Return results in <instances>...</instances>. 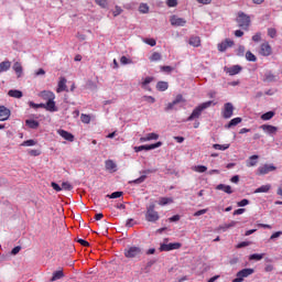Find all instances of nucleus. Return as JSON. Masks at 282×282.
Segmentation results:
<instances>
[{
	"label": "nucleus",
	"mask_w": 282,
	"mask_h": 282,
	"mask_svg": "<svg viewBox=\"0 0 282 282\" xmlns=\"http://www.w3.org/2000/svg\"><path fill=\"white\" fill-rule=\"evenodd\" d=\"M80 120L84 124H89L91 122V116L82 113Z\"/></svg>",
	"instance_id": "nucleus-39"
},
{
	"label": "nucleus",
	"mask_w": 282,
	"mask_h": 282,
	"mask_svg": "<svg viewBox=\"0 0 282 282\" xmlns=\"http://www.w3.org/2000/svg\"><path fill=\"white\" fill-rule=\"evenodd\" d=\"M217 191H223L224 193H227V195H232L234 191L230 185L219 184L216 187Z\"/></svg>",
	"instance_id": "nucleus-23"
},
{
	"label": "nucleus",
	"mask_w": 282,
	"mask_h": 282,
	"mask_svg": "<svg viewBox=\"0 0 282 282\" xmlns=\"http://www.w3.org/2000/svg\"><path fill=\"white\" fill-rule=\"evenodd\" d=\"M268 36H270V39H276V29L274 28L268 29Z\"/></svg>",
	"instance_id": "nucleus-44"
},
{
	"label": "nucleus",
	"mask_w": 282,
	"mask_h": 282,
	"mask_svg": "<svg viewBox=\"0 0 282 282\" xmlns=\"http://www.w3.org/2000/svg\"><path fill=\"white\" fill-rule=\"evenodd\" d=\"M234 112H235V106H232L231 102H227L224 105L223 118L228 120V118H232Z\"/></svg>",
	"instance_id": "nucleus-9"
},
{
	"label": "nucleus",
	"mask_w": 282,
	"mask_h": 282,
	"mask_svg": "<svg viewBox=\"0 0 282 282\" xmlns=\"http://www.w3.org/2000/svg\"><path fill=\"white\" fill-rule=\"evenodd\" d=\"M58 135L63 138L64 140H67V142H74L75 137L72 134V132H67L66 130L59 129L57 130Z\"/></svg>",
	"instance_id": "nucleus-14"
},
{
	"label": "nucleus",
	"mask_w": 282,
	"mask_h": 282,
	"mask_svg": "<svg viewBox=\"0 0 282 282\" xmlns=\"http://www.w3.org/2000/svg\"><path fill=\"white\" fill-rule=\"evenodd\" d=\"M250 261H261L263 259V254L253 253L249 257Z\"/></svg>",
	"instance_id": "nucleus-42"
},
{
	"label": "nucleus",
	"mask_w": 282,
	"mask_h": 282,
	"mask_svg": "<svg viewBox=\"0 0 282 282\" xmlns=\"http://www.w3.org/2000/svg\"><path fill=\"white\" fill-rule=\"evenodd\" d=\"M160 147H162V141H159L154 144H150V145H141V147H135L134 151L135 153H140V151H152L153 149H160Z\"/></svg>",
	"instance_id": "nucleus-11"
},
{
	"label": "nucleus",
	"mask_w": 282,
	"mask_h": 282,
	"mask_svg": "<svg viewBox=\"0 0 282 282\" xmlns=\"http://www.w3.org/2000/svg\"><path fill=\"white\" fill-rule=\"evenodd\" d=\"M208 213V209H200L194 214V217H199L202 215H206Z\"/></svg>",
	"instance_id": "nucleus-59"
},
{
	"label": "nucleus",
	"mask_w": 282,
	"mask_h": 282,
	"mask_svg": "<svg viewBox=\"0 0 282 282\" xmlns=\"http://www.w3.org/2000/svg\"><path fill=\"white\" fill-rule=\"evenodd\" d=\"M241 66L239 65H234L229 68H226L225 72H227V74H229V76H237V74H239L241 72Z\"/></svg>",
	"instance_id": "nucleus-19"
},
{
	"label": "nucleus",
	"mask_w": 282,
	"mask_h": 282,
	"mask_svg": "<svg viewBox=\"0 0 282 282\" xmlns=\"http://www.w3.org/2000/svg\"><path fill=\"white\" fill-rule=\"evenodd\" d=\"M272 171H276V166L264 164L258 167L257 175H268V173H272Z\"/></svg>",
	"instance_id": "nucleus-10"
},
{
	"label": "nucleus",
	"mask_w": 282,
	"mask_h": 282,
	"mask_svg": "<svg viewBox=\"0 0 282 282\" xmlns=\"http://www.w3.org/2000/svg\"><path fill=\"white\" fill-rule=\"evenodd\" d=\"M252 41L254 43H259V41H261V33H256L253 36H252Z\"/></svg>",
	"instance_id": "nucleus-60"
},
{
	"label": "nucleus",
	"mask_w": 282,
	"mask_h": 282,
	"mask_svg": "<svg viewBox=\"0 0 282 282\" xmlns=\"http://www.w3.org/2000/svg\"><path fill=\"white\" fill-rule=\"evenodd\" d=\"M160 134L155 132L148 133L145 137L140 138V142H149L151 140H158Z\"/></svg>",
	"instance_id": "nucleus-22"
},
{
	"label": "nucleus",
	"mask_w": 282,
	"mask_h": 282,
	"mask_svg": "<svg viewBox=\"0 0 282 282\" xmlns=\"http://www.w3.org/2000/svg\"><path fill=\"white\" fill-rule=\"evenodd\" d=\"M113 17H119V14H122V8L115 7V10L112 11Z\"/></svg>",
	"instance_id": "nucleus-51"
},
{
	"label": "nucleus",
	"mask_w": 282,
	"mask_h": 282,
	"mask_svg": "<svg viewBox=\"0 0 282 282\" xmlns=\"http://www.w3.org/2000/svg\"><path fill=\"white\" fill-rule=\"evenodd\" d=\"M39 97L42 98V100H46L50 101V100H54L56 98V95H54L52 91L50 90H43L39 94Z\"/></svg>",
	"instance_id": "nucleus-15"
},
{
	"label": "nucleus",
	"mask_w": 282,
	"mask_h": 282,
	"mask_svg": "<svg viewBox=\"0 0 282 282\" xmlns=\"http://www.w3.org/2000/svg\"><path fill=\"white\" fill-rule=\"evenodd\" d=\"M246 58L251 63H257V55L250 51L246 53Z\"/></svg>",
	"instance_id": "nucleus-37"
},
{
	"label": "nucleus",
	"mask_w": 282,
	"mask_h": 282,
	"mask_svg": "<svg viewBox=\"0 0 282 282\" xmlns=\"http://www.w3.org/2000/svg\"><path fill=\"white\" fill-rule=\"evenodd\" d=\"M145 219H147V221H158V219H160V215L158 214V212H155L154 204L150 205L147 208Z\"/></svg>",
	"instance_id": "nucleus-4"
},
{
	"label": "nucleus",
	"mask_w": 282,
	"mask_h": 282,
	"mask_svg": "<svg viewBox=\"0 0 282 282\" xmlns=\"http://www.w3.org/2000/svg\"><path fill=\"white\" fill-rule=\"evenodd\" d=\"M64 276H65V274L63 273V270L55 271L53 273L51 281H58V279H63Z\"/></svg>",
	"instance_id": "nucleus-35"
},
{
	"label": "nucleus",
	"mask_w": 282,
	"mask_h": 282,
	"mask_svg": "<svg viewBox=\"0 0 282 282\" xmlns=\"http://www.w3.org/2000/svg\"><path fill=\"white\" fill-rule=\"evenodd\" d=\"M249 204H250V200H248L246 198L238 202V206H240V207L248 206Z\"/></svg>",
	"instance_id": "nucleus-62"
},
{
	"label": "nucleus",
	"mask_w": 282,
	"mask_h": 282,
	"mask_svg": "<svg viewBox=\"0 0 282 282\" xmlns=\"http://www.w3.org/2000/svg\"><path fill=\"white\" fill-rule=\"evenodd\" d=\"M73 186L69 182L62 183V191H72Z\"/></svg>",
	"instance_id": "nucleus-48"
},
{
	"label": "nucleus",
	"mask_w": 282,
	"mask_h": 282,
	"mask_svg": "<svg viewBox=\"0 0 282 282\" xmlns=\"http://www.w3.org/2000/svg\"><path fill=\"white\" fill-rule=\"evenodd\" d=\"M259 155L254 154L251 155L247 162V166L250 169L252 166H257V164H259Z\"/></svg>",
	"instance_id": "nucleus-24"
},
{
	"label": "nucleus",
	"mask_w": 282,
	"mask_h": 282,
	"mask_svg": "<svg viewBox=\"0 0 282 282\" xmlns=\"http://www.w3.org/2000/svg\"><path fill=\"white\" fill-rule=\"evenodd\" d=\"M281 235H282V231H275L274 234L271 235L270 241H274V239H279Z\"/></svg>",
	"instance_id": "nucleus-54"
},
{
	"label": "nucleus",
	"mask_w": 282,
	"mask_h": 282,
	"mask_svg": "<svg viewBox=\"0 0 282 282\" xmlns=\"http://www.w3.org/2000/svg\"><path fill=\"white\" fill-rule=\"evenodd\" d=\"M29 107H32V109H39L45 107V104H34V101H30Z\"/></svg>",
	"instance_id": "nucleus-47"
},
{
	"label": "nucleus",
	"mask_w": 282,
	"mask_h": 282,
	"mask_svg": "<svg viewBox=\"0 0 282 282\" xmlns=\"http://www.w3.org/2000/svg\"><path fill=\"white\" fill-rule=\"evenodd\" d=\"M95 2L97 3V6H99L100 8H107L108 0H95Z\"/></svg>",
	"instance_id": "nucleus-49"
},
{
	"label": "nucleus",
	"mask_w": 282,
	"mask_h": 282,
	"mask_svg": "<svg viewBox=\"0 0 282 282\" xmlns=\"http://www.w3.org/2000/svg\"><path fill=\"white\" fill-rule=\"evenodd\" d=\"M272 188V185L267 184L258 187L254 193H269V191Z\"/></svg>",
	"instance_id": "nucleus-33"
},
{
	"label": "nucleus",
	"mask_w": 282,
	"mask_h": 282,
	"mask_svg": "<svg viewBox=\"0 0 282 282\" xmlns=\"http://www.w3.org/2000/svg\"><path fill=\"white\" fill-rule=\"evenodd\" d=\"M144 43H147L148 45H151V47H155L156 45L155 39H145Z\"/></svg>",
	"instance_id": "nucleus-52"
},
{
	"label": "nucleus",
	"mask_w": 282,
	"mask_h": 282,
	"mask_svg": "<svg viewBox=\"0 0 282 282\" xmlns=\"http://www.w3.org/2000/svg\"><path fill=\"white\" fill-rule=\"evenodd\" d=\"M251 274H254V269H242L236 274V279L232 282H243L245 279H248Z\"/></svg>",
	"instance_id": "nucleus-5"
},
{
	"label": "nucleus",
	"mask_w": 282,
	"mask_h": 282,
	"mask_svg": "<svg viewBox=\"0 0 282 282\" xmlns=\"http://www.w3.org/2000/svg\"><path fill=\"white\" fill-rule=\"evenodd\" d=\"M170 23L174 28H184L186 25V20L184 18H180L177 15L170 17Z\"/></svg>",
	"instance_id": "nucleus-8"
},
{
	"label": "nucleus",
	"mask_w": 282,
	"mask_h": 282,
	"mask_svg": "<svg viewBox=\"0 0 282 282\" xmlns=\"http://www.w3.org/2000/svg\"><path fill=\"white\" fill-rule=\"evenodd\" d=\"M156 89H158V91H166V89H169V83H166V82H159L156 84Z\"/></svg>",
	"instance_id": "nucleus-34"
},
{
	"label": "nucleus",
	"mask_w": 282,
	"mask_h": 282,
	"mask_svg": "<svg viewBox=\"0 0 282 282\" xmlns=\"http://www.w3.org/2000/svg\"><path fill=\"white\" fill-rule=\"evenodd\" d=\"M232 45H235V41L226 39L225 41L218 44V51L226 52L228 47H232Z\"/></svg>",
	"instance_id": "nucleus-13"
},
{
	"label": "nucleus",
	"mask_w": 282,
	"mask_h": 282,
	"mask_svg": "<svg viewBox=\"0 0 282 282\" xmlns=\"http://www.w3.org/2000/svg\"><path fill=\"white\" fill-rule=\"evenodd\" d=\"M153 83V77H145L142 82V87H147V85Z\"/></svg>",
	"instance_id": "nucleus-55"
},
{
	"label": "nucleus",
	"mask_w": 282,
	"mask_h": 282,
	"mask_svg": "<svg viewBox=\"0 0 282 282\" xmlns=\"http://www.w3.org/2000/svg\"><path fill=\"white\" fill-rule=\"evenodd\" d=\"M29 154H31L33 158H36V156L41 155V151H39V150H31L29 152Z\"/></svg>",
	"instance_id": "nucleus-63"
},
{
	"label": "nucleus",
	"mask_w": 282,
	"mask_h": 282,
	"mask_svg": "<svg viewBox=\"0 0 282 282\" xmlns=\"http://www.w3.org/2000/svg\"><path fill=\"white\" fill-rule=\"evenodd\" d=\"M117 165L112 160L106 161V170L110 171V173H116Z\"/></svg>",
	"instance_id": "nucleus-27"
},
{
	"label": "nucleus",
	"mask_w": 282,
	"mask_h": 282,
	"mask_svg": "<svg viewBox=\"0 0 282 282\" xmlns=\"http://www.w3.org/2000/svg\"><path fill=\"white\" fill-rule=\"evenodd\" d=\"M12 67V63L10 61H4L0 63V74H3V72H8Z\"/></svg>",
	"instance_id": "nucleus-26"
},
{
	"label": "nucleus",
	"mask_w": 282,
	"mask_h": 282,
	"mask_svg": "<svg viewBox=\"0 0 282 282\" xmlns=\"http://www.w3.org/2000/svg\"><path fill=\"white\" fill-rule=\"evenodd\" d=\"M251 243L252 242H250V241H242L237 245V248H246V247L250 246Z\"/></svg>",
	"instance_id": "nucleus-58"
},
{
	"label": "nucleus",
	"mask_w": 282,
	"mask_h": 282,
	"mask_svg": "<svg viewBox=\"0 0 282 282\" xmlns=\"http://www.w3.org/2000/svg\"><path fill=\"white\" fill-rule=\"evenodd\" d=\"M237 226V221L232 220L230 224L225 225L224 227H219L220 230H228V228H235Z\"/></svg>",
	"instance_id": "nucleus-43"
},
{
	"label": "nucleus",
	"mask_w": 282,
	"mask_h": 282,
	"mask_svg": "<svg viewBox=\"0 0 282 282\" xmlns=\"http://www.w3.org/2000/svg\"><path fill=\"white\" fill-rule=\"evenodd\" d=\"M173 102L174 105H180V102H184V97H182V95H177Z\"/></svg>",
	"instance_id": "nucleus-57"
},
{
	"label": "nucleus",
	"mask_w": 282,
	"mask_h": 282,
	"mask_svg": "<svg viewBox=\"0 0 282 282\" xmlns=\"http://www.w3.org/2000/svg\"><path fill=\"white\" fill-rule=\"evenodd\" d=\"M51 186L54 191H56V193H61V191H63V187H61V185H58L57 183L52 182Z\"/></svg>",
	"instance_id": "nucleus-50"
},
{
	"label": "nucleus",
	"mask_w": 282,
	"mask_h": 282,
	"mask_svg": "<svg viewBox=\"0 0 282 282\" xmlns=\"http://www.w3.org/2000/svg\"><path fill=\"white\" fill-rule=\"evenodd\" d=\"M142 254V249L140 247H130L124 249V257L127 259H135V257H140Z\"/></svg>",
	"instance_id": "nucleus-6"
},
{
	"label": "nucleus",
	"mask_w": 282,
	"mask_h": 282,
	"mask_svg": "<svg viewBox=\"0 0 282 282\" xmlns=\"http://www.w3.org/2000/svg\"><path fill=\"white\" fill-rule=\"evenodd\" d=\"M8 96L11 98H23V93L21 90H9Z\"/></svg>",
	"instance_id": "nucleus-31"
},
{
	"label": "nucleus",
	"mask_w": 282,
	"mask_h": 282,
	"mask_svg": "<svg viewBox=\"0 0 282 282\" xmlns=\"http://www.w3.org/2000/svg\"><path fill=\"white\" fill-rule=\"evenodd\" d=\"M150 61L152 62L162 61V54H160L159 52L152 53V55L150 56Z\"/></svg>",
	"instance_id": "nucleus-40"
},
{
	"label": "nucleus",
	"mask_w": 282,
	"mask_h": 282,
	"mask_svg": "<svg viewBox=\"0 0 282 282\" xmlns=\"http://www.w3.org/2000/svg\"><path fill=\"white\" fill-rule=\"evenodd\" d=\"M188 43L192 45V47H199L202 45V39L197 35H192Z\"/></svg>",
	"instance_id": "nucleus-18"
},
{
	"label": "nucleus",
	"mask_w": 282,
	"mask_h": 282,
	"mask_svg": "<svg viewBox=\"0 0 282 282\" xmlns=\"http://www.w3.org/2000/svg\"><path fill=\"white\" fill-rule=\"evenodd\" d=\"M63 91H68L67 90V79L65 77H59V82L57 84L56 93L61 94Z\"/></svg>",
	"instance_id": "nucleus-16"
},
{
	"label": "nucleus",
	"mask_w": 282,
	"mask_h": 282,
	"mask_svg": "<svg viewBox=\"0 0 282 282\" xmlns=\"http://www.w3.org/2000/svg\"><path fill=\"white\" fill-rule=\"evenodd\" d=\"M213 149H215L216 151H226L228 149H230V144H218V143H215L213 144Z\"/></svg>",
	"instance_id": "nucleus-32"
},
{
	"label": "nucleus",
	"mask_w": 282,
	"mask_h": 282,
	"mask_svg": "<svg viewBox=\"0 0 282 282\" xmlns=\"http://www.w3.org/2000/svg\"><path fill=\"white\" fill-rule=\"evenodd\" d=\"M13 70L15 72L18 78L23 76V65H21V62H15L13 64Z\"/></svg>",
	"instance_id": "nucleus-21"
},
{
	"label": "nucleus",
	"mask_w": 282,
	"mask_h": 282,
	"mask_svg": "<svg viewBox=\"0 0 282 282\" xmlns=\"http://www.w3.org/2000/svg\"><path fill=\"white\" fill-rule=\"evenodd\" d=\"M35 144H36V141L31 139L22 142L21 147H35Z\"/></svg>",
	"instance_id": "nucleus-45"
},
{
	"label": "nucleus",
	"mask_w": 282,
	"mask_h": 282,
	"mask_svg": "<svg viewBox=\"0 0 282 282\" xmlns=\"http://www.w3.org/2000/svg\"><path fill=\"white\" fill-rule=\"evenodd\" d=\"M242 122V119L241 117H238V118H234L229 121L228 126H227V129H230L232 127H237V124H241Z\"/></svg>",
	"instance_id": "nucleus-29"
},
{
	"label": "nucleus",
	"mask_w": 282,
	"mask_h": 282,
	"mask_svg": "<svg viewBox=\"0 0 282 282\" xmlns=\"http://www.w3.org/2000/svg\"><path fill=\"white\" fill-rule=\"evenodd\" d=\"M169 204H173V198L172 197H161V198H159V205L160 206H166Z\"/></svg>",
	"instance_id": "nucleus-30"
},
{
	"label": "nucleus",
	"mask_w": 282,
	"mask_h": 282,
	"mask_svg": "<svg viewBox=\"0 0 282 282\" xmlns=\"http://www.w3.org/2000/svg\"><path fill=\"white\" fill-rule=\"evenodd\" d=\"M25 124L29 129H39V121L33 119H26Z\"/></svg>",
	"instance_id": "nucleus-28"
},
{
	"label": "nucleus",
	"mask_w": 282,
	"mask_h": 282,
	"mask_svg": "<svg viewBox=\"0 0 282 282\" xmlns=\"http://www.w3.org/2000/svg\"><path fill=\"white\" fill-rule=\"evenodd\" d=\"M167 6L169 8H176L177 0H167Z\"/></svg>",
	"instance_id": "nucleus-61"
},
{
	"label": "nucleus",
	"mask_w": 282,
	"mask_h": 282,
	"mask_svg": "<svg viewBox=\"0 0 282 282\" xmlns=\"http://www.w3.org/2000/svg\"><path fill=\"white\" fill-rule=\"evenodd\" d=\"M236 21L239 28H242L243 30H248V28H250V17L241 11L238 12Z\"/></svg>",
	"instance_id": "nucleus-2"
},
{
	"label": "nucleus",
	"mask_w": 282,
	"mask_h": 282,
	"mask_svg": "<svg viewBox=\"0 0 282 282\" xmlns=\"http://www.w3.org/2000/svg\"><path fill=\"white\" fill-rule=\"evenodd\" d=\"M139 11L142 14H147L149 12V6L147 3H141L140 7H139Z\"/></svg>",
	"instance_id": "nucleus-41"
},
{
	"label": "nucleus",
	"mask_w": 282,
	"mask_h": 282,
	"mask_svg": "<svg viewBox=\"0 0 282 282\" xmlns=\"http://www.w3.org/2000/svg\"><path fill=\"white\" fill-rule=\"evenodd\" d=\"M274 118V111L265 112L261 116V120H272Z\"/></svg>",
	"instance_id": "nucleus-38"
},
{
	"label": "nucleus",
	"mask_w": 282,
	"mask_h": 282,
	"mask_svg": "<svg viewBox=\"0 0 282 282\" xmlns=\"http://www.w3.org/2000/svg\"><path fill=\"white\" fill-rule=\"evenodd\" d=\"M144 100H145L147 102H150L151 105H153V102H155V98H153L152 96H145V97H144Z\"/></svg>",
	"instance_id": "nucleus-64"
},
{
	"label": "nucleus",
	"mask_w": 282,
	"mask_h": 282,
	"mask_svg": "<svg viewBox=\"0 0 282 282\" xmlns=\"http://www.w3.org/2000/svg\"><path fill=\"white\" fill-rule=\"evenodd\" d=\"M213 105H217L216 102L213 101H206L200 105H198L192 112V115L187 118L188 121L195 120L196 118H199L202 116V111L205 109H208L209 107H213Z\"/></svg>",
	"instance_id": "nucleus-1"
},
{
	"label": "nucleus",
	"mask_w": 282,
	"mask_h": 282,
	"mask_svg": "<svg viewBox=\"0 0 282 282\" xmlns=\"http://www.w3.org/2000/svg\"><path fill=\"white\" fill-rule=\"evenodd\" d=\"M192 171H195L196 173H206V171H208V167H206L205 165H196L192 167Z\"/></svg>",
	"instance_id": "nucleus-36"
},
{
	"label": "nucleus",
	"mask_w": 282,
	"mask_h": 282,
	"mask_svg": "<svg viewBox=\"0 0 282 282\" xmlns=\"http://www.w3.org/2000/svg\"><path fill=\"white\" fill-rule=\"evenodd\" d=\"M120 63L121 65H130L131 59H129L127 56H121Z\"/></svg>",
	"instance_id": "nucleus-53"
},
{
	"label": "nucleus",
	"mask_w": 282,
	"mask_h": 282,
	"mask_svg": "<svg viewBox=\"0 0 282 282\" xmlns=\"http://www.w3.org/2000/svg\"><path fill=\"white\" fill-rule=\"evenodd\" d=\"M180 248H182L180 242L161 243L160 252H171V250H180Z\"/></svg>",
	"instance_id": "nucleus-7"
},
{
	"label": "nucleus",
	"mask_w": 282,
	"mask_h": 282,
	"mask_svg": "<svg viewBox=\"0 0 282 282\" xmlns=\"http://www.w3.org/2000/svg\"><path fill=\"white\" fill-rule=\"evenodd\" d=\"M258 54L264 57L272 56V45H270V42L261 43L258 47Z\"/></svg>",
	"instance_id": "nucleus-3"
},
{
	"label": "nucleus",
	"mask_w": 282,
	"mask_h": 282,
	"mask_svg": "<svg viewBox=\"0 0 282 282\" xmlns=\"http://www.w3.org/2000/svg\"><path fill=\"white\" fill-rule=\"evenodd\" d=\"M110 199H118V197H122V192H115L110 195H107Z\"/></svg>",
	"instance_id": "nucleus-46"
},
{
	"label": "nucleus",
	"mask_w": 282,
	"mask_h": 282,
	"mask_svg": "<svg viewBox=\"0 0 282 282\" xmlns=\"http://www.w3.org/2000/svg\"><path fill=\"white\" fill-rule=\"evenodd\" d=\"M263 80L264 83H274L276 82V75L269 70L264 74Z\"/></svg>",
	"instance_id": "nucleus-25"
},
{
	"label": "nucleus",
	"mask_w": 282,
	"mask_h": 282,
	"mask_svg": "<svg viewBox=\"0 0 282 282\" xmlns=\"http://www.w3.org/2000/svg\"><path fill=\"white\" fill-rule=\"evenodd\" d=\"M12 112L6 106H0V122H6L10 119Z\"/></svg>",
	"instance_id": "nucleus-12"
},
{
	"label": "nucleus",
	"mask_w": 282,
	"mask_h": 282,
	"mask_svg": "<svg viewBox=\"0 0 282 282\" xmlns=\"http://www.w3.org/2000/svg\"><path fill=\"white\" fill-rule=\"evenodd\" d=\"M161 72H165V74H171V72H173V67H171V66H161Z\"/></svg>",
	"instance_id": "nucleus-56"
},
{
	"label": "nucleus",
	"mask_w": 282,
	"mask_h": 282,
	"mask_svg": "<svg viewBox=\"0 0 282 282\" xmlns=\"http://www.w3.org/2000/svg\"><path fill=\"white\" fill-rule=\"evenodd\" d=\"M260 129H262V131H265V133H269L270 135H274L276 131H279V128L270 124H262Z\"/></svg>",
	"instance_id": "nucleus-17"
},
{
	"label": "nucleus",
	"mask_w": 282,
	"mask_h": 282,
	"mask_svg": "<svg viewBox=\"0 0 282 282\" xmlns=\"http://www.w3.org/2000/svg\"><path fill=\"white\" fill-rule=\"evenodd\" d=\"M42 108L46 109L47 111H58V109L56 108V102L54 101V99H51V100L46 101V104H44V106Z\"/></svg>",
	"instance_id": "nucleus-20"
}]
</instances>
